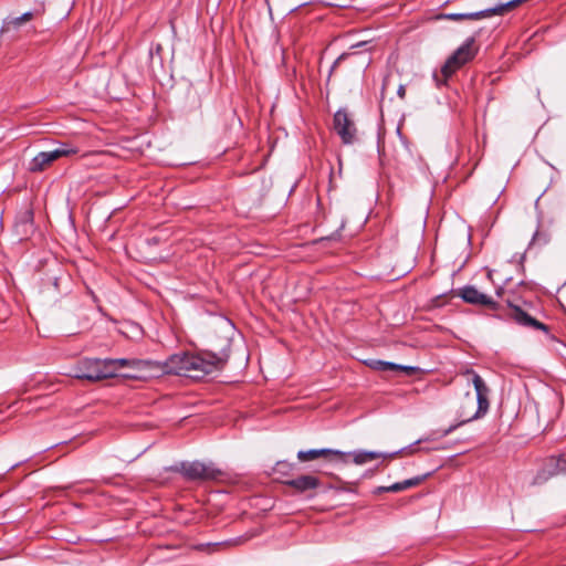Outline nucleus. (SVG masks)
Wrapping results in <instances>:
<instances>
[{"mask_svg":"<svg viewBox=\"0 0 566 566\" xmlns=\"http://www.w3.org/2000/svg\"><path fill=\"white\" fill-rule=\"evenodd\" d=\"M229 357V348H222L219 353L205 350L200 354H174L163 363L155 361L154 376L169 374L200 379L206 375L222 369Z\"/></svg>","mask_w":566,"mask_h":566,"instance_id":"1","label":"nucleus"},{"mask_svg":"<svg viewBox=\"0 0 566 566\" xmlns=\"http://www.w3.org/2000/svg\"><path fill=\"white\" fill-rule=\"evenodd\" d=\"M464 374L472 376V384L475 389V396H473L471 392H467L463 396L457 410V416L460 421L457 424L450 426L448 429L443 430L441 434L442 437H447L458 427L464 423L482 418L489 410L490 389L488 385L482 379V377L472 369H468Z\"/></svg>","mask_w":566,"mask_h":566,"instance_id":"2","label":"nucleus"},{"mask_svg":"<svg viewBox=\"0 0 566 566\" xmlns=\"http://www.w3.org/2000/svg\"><path fill=\"white\" fill-rule=\"evenodd\" d=\"M478 53V48L475 46V39L473 36L465 40V42L458 48L444 62L441 67V76L442 78L434 74V78L437 84L446 83L449 77H451L460 67L474 59Z\"/></svg>","mask_w":566,"mask_h":566,"instance_id":"3","label":"nucleus"},{"mask_svg":"<svg viewBox=\"0 0 566 566\" xmlns=\"http://www.w3.org/2000/svg\"><path fill=\"white\" fill-rule=\"evenodd\" d=\"M507 305L510 307L509 316L516 324L526 328L542 331L551 338H554L549 335V327L537 319V314L541 312L534 304L523 301L521 304L507 302Z\"/></svg>","mask_w":566,"mask_h":566,"instance_id":"4","label":"nucleus"},{"mask_svg":"<svg viewBox=\"0 0 566 566\" xmlns=\"http://www.w3.org/2000/svg\"><path fill=\"white\" fill-rule=\"evenodd\" d=\"M105 360V366L107 371H109V378L117 376V373L122 368H132L138 374L135 375H127L128 377L134 378H144V377H154V360H146V359H127V358H107Z\"/></svg>","mask_w":566,"mask_h":566,"instance_id":"5","label":"nucleus"},{"mask_svg":"<svg viewBox=\"0 0 566 566\" xmlns=\"http://www.w3.org/2000/svg\"><path fill=\"white\" fill-rule=\"evenodd\" d=\"M177 471L188 481H218L224 476V472L212 462H182Z\"/></svg>","mask_w":566,"mask_h":566,"instance_id":"6","label":"nucleus"},{"mask_svg":"<svg viewBox=\"0 0 566 566\" xmlns=\"http://www.w3.org/2000/svg\"><path fill=\"white\" fill-rule=\"evenodd\" d=\"M74 376L88 381H99L109 378V371L106 369L104 359L85 358L74 367Z\"/></svg>","mask_w":566,"mask_h":566,"instance_id":"7","label":"nucleus"},{"mask_svg":"<svg viewBox=\"0 0 566 566\" xmlns=\"http://www.w3.org/2000/svg\"><path fill=\"white\" fill-rule=\"evenodd\" d=\"M566 474V451L547 458L533 479V485H542L549 479Z\"/></svg>","mask_w":566,"mask_h":566,"instance_id":"8","label":"nucleus"},{"mask_svg":"<svg viewBox=\"0 0 566 566\" xmlns=\"http://www.w3.org/2000/svg\"><path fill=\"white\" fill-rule=\"evenodd\" d=\"M76 153L77 149L69 147L66 145H62L61 147L54 150L41 151L31 160L29 170L33 172L42 171L56 159L64 156L74 155Z\"/></svg>","mask_w":566,"mask_h":566,"instance_id":"9","label":"nucleus"},{"mask_svg":"<svg viewBox=\"0 0 566 566\" xmlns=\"http://www.w3.org/2000/svg\"><path fill=\"white\" fill-rule=\"evenodd\" d=\"M334 129L344 144H353L356 140V126L346 111L339 109L335 113Z\"/></svg>","mask_w":566,"mask_h":566,"instance_id":"10","label":"nucleus"},{"mask_svg":"<svg viewBox=\"0 0 566 566\" xmlns=\"http://www.w3.org/2000/svg\"><path fill=\"white\" fill-rule=\"evenodd\" d=\"M459 295L462 300L469 304L473 305H482L490 308H495L496 303L492 300V297L488 296L484 293H481L472 285H467L459 291Z\"/></svg>","mask_w":566,"mask_h":566,"instance_id":"11","label":"nucleus"},{"mask_svg":"<svg viewBox=\"0 0 566 566\" xmlns=\"http://www.w3.org/2000/svg\"><path fill=\"white\" fill-rule=\"evenodd\" d=\"M493 14H500V10H497V6L494 8L469 12V13H441L437 15V19H447L452 21H463V20H480L484 18H489Z\"/></svg>","mask_w":566,"mask_h":566,"instance_id":"12","label":"nucleus"},{"mask_svg":"<svg viewBox=\"0 0 566 566\" xmlns=\"http://www.w3.org/2000/svg\"><path fill=\"white\" fill-rule=\"evenodd\" d=\"M284 483L285 485L293 488L298 493H305L307 491L315 490L321 485L318 478L311 474L300 475L295 479L287 480Z\"/></svg>","mask_w":566,"mask_h":566,"instance_id":"13","label":"nucleus"},{"mask_svg":"<svg viewBox=\"0 0 566 566\" xmlns=\"http://www.w3.org/2000/svg\"><path fill=\"white\" fill-rule=\"evenodd\" d=\"M370 366L380 371H403L407 375H413L417 371L416 367L412 366H405V365H398L390 361H384V360H375L370 364Z\"/></svg>","mask_w":566,"mask_h":566,"instance_id":"14","label":"nucleus"},{"mask_svg":"<svg viewBox=\"0 0 566 566\" xmlns=\"http://www.w3.org/2000/svg\"><path fill=\"white\" fill-rule=\"evenodd\" d=\"M350 453L343 452L340 450L335 449H317V457L324 458L329 462H340L344 464L348 463Z\"/></svg>","mask_w":566,"mask_h":566,"instance_id":"15","label":"nucleus"},{"mask_svg":"<svg viewBox=\"0 0 566 566\" xmlns=\"http://www.w3.org/2000/svg\"><path fill=\"white\" fill-rule=\"evenodd\" d=\"M417 449L413 448V444L407 447V448H402L398 451H395V452H391V453H382V452H376V451H365L364 455L366 457L367 459V462L368 461H371V460H375V459H378V458H382V459H395L397 458L398 455L402 454V453H413L416 452Z\"/></svg>","mask_w":566,"mask_h":566,"instance_id":"16","label":"nucleus"},{"mask_svg":"<svg viewBox=\"0 0 566 566\" xmlns=\"http://www.w3.org/2000/svg\"><path fill=\"white\" fill-rule=\"evenodd\" d=\"M33 18L32 12H25L20 17L17 18H8L3 20L2 27H1V33L9 32L12 28L17 29L21 27L23 23L30 21Z\"/></svg>","mask_w":566,"mask_h":566,"instance_id":"17","label":"nucleus"},{"mask_svg":"<svg viewBox=\"0 0 566 566\" xmlns=\"http://www.w3.org/2000/svg\"><path fill=\"white\" fill-rule=\"evenodd\" d=\"M426 476L427 475L416 476V478L405 480L402 482L394 483V484L389 485L387 488V490L391 491V492H401L403 490L419 485L424 480Z\"/></svg>","mask_w":566,"mask_h":566,"instance_id":"18","label":"nucleus"},{"mask_svg":"<svg viewBox=\"0 0 566 566\" xmlns=\"http://www.w3.org/2000/svg\"><path fill=\"white\" fill-rule=\"evenodd\" d=\"M297 459L301 462H308L318 459L317 457V449H311V450H301L297 452Z\"/></svg>","mask_w":566,"mask_h":566,"instance_id":"19","label":"nucleus"},{"mask_svg":"<svg viewBox=\"0 0 566 566\" xmlns=\"http://www.w3.org/2000/svg\"><path fill=\"white\" fill-rule=\"evenodd\" d=\"M349 453H350L349 458H353V462L355 464L361 465V464L367 463V459L364 455L365 451H354V452H349Z\"/></svg>","mask_w":566,"mask_h":566,"instance_id":"20","label":"nucleus"},{"mask_svg":"<svg viewBox=\"0 0 566 566\" xmlns=\"http://www.w3.org/2000/svg\"><path fill=\"white\" fill-rule=\"evenodd\" d=\"M293 469V464L286 461H279L275 464L274 471L281 474L286 473L287 471Z\"/></svg>","mask_w":566,"mask_h":566,"instance_id":"21","label":"nucleus"},{"mask_svg":"<svg viewBox=\"0 0 566 566\" xmlns=\"http://www.w3.org/2000/svg\"><path fill=\"white\" fill-rule=\"evenodd\" d=\"M397 94H398V96L400 98H405V96H406V87H405V85H400L398 87Z\"/></svg>","mask_w":566,"mask_h":566,"instance_id":"22","label":"nucleus"},{"mask_svg":"<svg viewBox=\"0 0 566 566\" xmlns=\"http://www.w3.org/2000/svg\"><path fill=\"white\" fill-rule=\"evenodd\" d=\"M318 2H322L324 4H327V6H337V7H343V4L340 3H337V2H332V1H328V0H317Z\"/></svg>","mask_w":566,"mask_h":566,"instance_id":"23","label":"nucleus"},{"mask_svg":"<svg viewBox=\"0 0 566 566\" xmlns=\"http://www.w3.org/2000/svg\"><path fill=\"white\" fill-rule=\"evenodd\" d=\"M32 220V213L31 212H27L25 214V221H24V224H28L30 223Z\"/></svg>","mask_w":566,"mask_h":566,"instance_id":"24","label":"nucleus"},{"mask_svg":"<svg viewBox=\"0 0 566 566\" xmlns=\"http://www.w3.org/2000/svg\"><path fill=\"white\" fill-rule=\"evenodd\" d=\"M387 488H388V486H380V488H378V492H389V491L387 490Z\"/></svg>","mask_w":566,"mask_h":566,"instance_id":"25","label":"nucleus"},{"mask_svg":"<svg viewBox=\"0 0 566 566\" xmlns=\"http://www.w3.org/2000/svg\"><path fill=\"white\" fill-rule=\"evenodd\" d=\"M492 274H493V271H492V270H489V271H488V279H489V280H492Z\"/></svg>","mask_w":566,"mask_h":566,"instance_id":"26","label":"nucleus"},{"mask_svg":"<svg viewBox=\"0 0 566 566\" xmlns=\"http://www.w3.org/2000/svg\"><path fill=\"white\" fill-rule=\"evenodd\" d=\"M427 440H429V439H428V438H426V439H419V440H417L413 444H418V443H421V442L427 441Z\"/></svg>","mask_w":566,"mask_h":566,"instance_id":"27","label":"nucleus"},{"mask_svg":"<svg viewBox=\"0 0 566 566\" xmlns=\"http://www.w3.org/2000/svg\"><path fill=\"white\" fill-rule=\"evenodd\" d=\"M342 57H343V56H339V57L335 61V63H334V65H333V69L336 66V64H338V62H339V60H340Z\"/></svg>","mask_w":566,"mask_h":566,"instance_id":"28","label":"nucleus"},{"mask_svg":"<svg viewBox=\"0 0 566 566\" xmlns=\"http://www.w3.org/2000/svg\"><path fill=\"white\" fill-rule=\"evenodd\" d=\"M502 292H503L502 287H499L497 291H496L497 295H501Z\"/></svg>","mask_w":566,"mask_h":566,"instance_id":"29","label":"nucleus"},{"mask_svg":"<svg viewBox=\"0 0 566 566\" xmlns=\"http://www.w3.org/2000/svg\"><path fill=\"white\" fill-rule=\"evenodd\" d=\"M53 284H54L55 287H57V277H54Z\"/></svg>","mask_w":566,"mask_h":566,"instance_id":"30","label":"nucleus"}]
</instances>
